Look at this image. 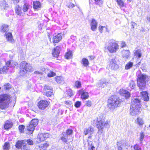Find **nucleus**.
I'll use <instances>...</instances> for the list:
<instances>
[{"label":"nucleus","instance_id":"obj_58","mask_svg":"<svg viewBox=\"0 0 150 150\" xmlns=\"http://www.w3.org/2000/svg\"><path fill=\"white\" fill-rule=\"evenodd\" d=\"M144 138V134L142 133H140V140L141 142H142V141H143Z\"/></svg>","mask_w":150,"mask_h":150},{"label":"nucleus","instance_id":"obj_12","mask_svg":"<svg viewBox=\"0 0 150 150\" xmlns=\"http://www.w3.org/2000/svg\"><path fill=\"white\" fill-rule=\"evenodd\" d=\"M110 67L113 69H118V66L116 63L115 59H112L110 61Z\"/></svg>","mask_w":150,"mask_h":150},{"label":"nucleus","instance_id":"obj_30","mask_svg":"<svg viewBox=\"0 0 150 150\" xmlns=\"http://www.w3.org/2000/svg\"><path fill=\"white\" fill-rule=\"evenodd\" d=\"M89 97L88 93L87 92H83L81 95V98L82 99H87Z\"/></svg>","mask_w":150,"mask_h":150},{"label":"nucleus","instance_id":"obj_40","mask_svg":"<svg viewBox=\"0 0 150 150\" xmlns=\"http://www.w3.org/2000/svg\"><path fill=\"white\" fill-rule=\"evenodd\" d=\"M74 85L77 88H79L81 86V83L80 81H77L75 82Z\"/></svg>","mask_w":150,"mask_h":150},{"label":"nucleus","instance_id":"obj_10","mask_svg":"<svg viewBox=\"0 0 150 150\" xmlns=\"http://www.w3.org/2000/svg\"><path fill=\"white\" fill-rule=\"evenodd\" d=\"M140 108L131 106L130 109V114L132 116H134L139 114L140 112Z\"/></svg>","mask_w":150,"mask_h":150},{"label":"nucleus","instance_id":"obj_8","mask_svg":"<svg viewBox=\"0 0 150 150\" xmlns=\"http://www.w3.org/2000/svg\"><path fill=\"white\" fill-rule=\"evenodd\" d=\"M94 132V128L90 126L88 128H85L84 129L83 134L85 135L89 134L90 136L88 137V138L90 139L91 138Z\"/></svg>","mask_w":150,"mask_h":150},{"label":"nucleus","instance_id":"obj_31","mask_svg":"<svg viewBox=\"0 0 150 150\" xmlns=\"http://www.w3.org/2000/svg\"><path fill=\"white\" fill-rule=\"evenodd\" d=\"M65 57L67 59H71L72 57V52L69 51L67 52L65 55Z\"/></svg>","mask_w":150,"mask_h":150},{"label":"nucleus","instance_id":"obj_59","mask_svg":"<svg viewBox=\"0 0 150 150\" xmlns=\"http://www.w3.org/2000/svg\"><path fill=\"white\" fill-rule=\"evenodd\" d=\"M65 104L67 105H71L72 104V103L71 101L68 100L65 101Z\"/></svg>","mask_w":150,"mask_h":150},{"label":"nucleus","instance_id":"obj_17","mask_svg":"<svg viewBox=\"0 0 150 150\" xmlns=\"http://www.w3.org/2000/svg\"><path fill=\"white\" fill-rule=\"evenodd\" d=\"M62 37L60 34H58L54 36L53 38V42L57 43L61 40Z\"/></svg>","mask_w":150,"mask_h":150},{"label":"nucleus","instance_id":"obj_55","mask_svg":"<svg viewBox=\"0 0 150 150\" xmlns=\"http://www.w3.org/2000/svg\"><path fill=\"white\" fill-rule=\"evenodd\" d=\"M27 143L30 145H32L33 144V142L31 139H28L27 141Z\"/></svg>","mask_w":150,"mask_h":150},{"label":"nucleus","instance_id":"obj_4","mask_svg":"<svg viewBox=\"0 0 150 150\" xmlns=\"http://www.w3.org/2000/svg\"><path fill=\"white\" fill-rule=\"evenodd\" d=\"M33 69L31 66L25 62H22L21 64L20 73L21 74H25L26 72H31Z\"/></svg>","mask_w":150,"mask_h":150},{"label":"nucleus","instance_id":"obj_50","mask_svg":"<svg viewBox=\"0 0 150 150\" xmlns=\"http://www.w3.org/2000/svg\"><path fill=\"white\" fill-rule=\"evenodd\" d=\"M56 74L55 73L53 72H51L48 74L47 76L49 77H51L52 76H55Z\"/></svg>","mask_w":150,"mask_h":150},{"label":"nucleus","instance_id":"obj_33","mask_svg":"<svg viewBox=\"0 0 150 150\" xmlns=\"http://www.w3.org/2000/svg\"><path fill=\"white\" fill-rule=\"evenodd\" d=\"M133 65V63L131 62H128L126 65L125 67V69H128L131 68Z\"/></svg>","mask_w":150,"mask_h":150},{"label":"nucleus","instance_id":"obj_43","mask_svg":"<svg viewBox=\"0 0 150 150\" xmlns=\"http://www.w3.org/2000/svg\"><path fill=\"white\" fill-rule=\"evenodd\" d=\"M132 150H141V148L138 146L136 144L133 147H132Z\"/></svg>","mask_w":150,"mask_h":150},{"label":"nucleus","instance_id":"obj_41","mask_svg":"<svg viewBox=\"0 0 150 150\" xmlns=\"http://www.w3.org/2000/svg\"><path fill=\"white\" fill-rule=\"evenodd\" d=\"M129 86L132 89H133L135 86V84L133 81H131L129 83Z\"/></svg>","mask_w":150,"mask_h":150},{"label":"nucleus","instance_id":"obj_62","mask_svg":"<svg viewBox=\"0 0 150 150\" xmlns=\"http://www.w3.org/2000/svg\"><path fill=\"white\" fill-rule=\"evenodd\" d=\"M74 6V5L72 3H70V4L68 6V8H73Z\"/></svg>","mask_w":150,"mask_h":150},{"label":"nucleus","instance_id":"obj_54","mask_svg":"<svg viewBox=\"0 0 150 150\" xmlns=\"http://www.w3.org/2000/svg\"><path fill=\"white\" fill-rule=\"evenodd\" d=\"M92 103L91 101L88 100L86 102V105L88 107H90L92 105Z\"/></svg>","mask_w":150,"mask_h":150},{"label":"nucleus","instance_id":"obj_21","mask_svg":"<svg viewBox=\"0 0 150 150\" xmlns=\"http://www.w3.org/2000/svg\"><path fill=\"white\" fill-rule=\"evenodd\" d=\"M122 57L125 59H127L130 54V52L129 50H123L122 51Z\"/></svg>","mask_w":150,"mask_h":150},{"label":"nucleus","instance_id":"obj_11","mask_svg":"<svg viewBox=\"0 0 150 150\" xmlns=\"http://www.w3.org/2000/svg\"><path fill=\"white\" fill-rule=\"evenodd\" d=\"M140 101L137 98L133 99L132 101L131 106L140 108L141 104Z\"/></svg>","mask_w":150,"mask_h":150},{"label":"nucleus","instance_id":"obj_39","mask_svg":"<svg viewBox=\"0 0 150 150\" xmlns=\"http://www.w3.org/2000/svg\"><path fill=\"white\" fill-rule=\"evenodd\" d=\"M117 2L120 6L122 7L124 6V2L122 0H117Z\"/></svg>","mask_w":150,"mask_h":150},{"label":"nucleus","instance_id":"obj_63","mask_svg":"<svg viewBox=\"0 0 150 150\" xmlns=\"http://www.w3.org/2000/svg\"><path fill=\"white\" fill-rule=\"evenodd\" d=\"M13 1L14 3V4H17L18 3L20 0H12Z\"/></svg>","mask_w":150,"mask_h":150},{"label":"nucleus","instance_id":"obj_15","mask_svg":"<svg viewBox=\"0 0 150 150\" xmlns=\"http://www.w3.org/2000/svg\"><path fill=\"white\" fill-rule=\"evenodd\" d=\"M120 93L121 95L124 96L126 99L128 98L130 96V94L129 93L124 89H120Z\"/></svg>","mask_w":150,"mask_h":150},{"label":"nucleus","instance_id":"obj_61","mask_svg":"<svg viewBox=\"0 0 150 150\" xmlns=\"http://www.w3.org/2000/svg\"><path fill=\"white\" fill-rule=\"evenodd\" d=\"M126 45L125 44V43L124 42H122L121 43V47L122 48H123L125 47Z\"/></svg>","mask_w":150,"mask_h":150},{"label":"nucleus","instance_id":"obj_19","mask_svg":"<svg viewBox=\"0 0 150 150\" xmlns=\"http://www.w3.org/2000/svg\"><path fill=\"white\" fill-rule=\"evenodd\" d=\"M5 35L8 41L11 42H14V40L13 39L12 35L11 33H8L5 34Z\"/></svg>","mask_w":150,"mask_h":150},{"label":"nucleus","instance_id":"obj_29","mask_svg":"<svg viewBox=\"0 0 150 150\" xmlns=\"http://www.w3.org/2000/svg\"><path fill=\"white\" fill-rule=\"evenodd\" d=\"M81 63L85 67H87L89 64L88 60L86 58H83L82 59Z\"/></svg>","mask_w":150,"mask_h":150},{"label":"nucleus","instance_id":"obj_28","mask_svg":"<svg viewBox=\"0 0 150 150\" xmlns=\"http://www.w3.org/2000/svg\"><path fill=\"white\" fill-rule=\"evenodd\" d=\"M101 121H105V117L102 114L100 113L97 117V122Z\"/></svg>","mask_w":150,"mask_h":150},{"label":"nucleus","instance_id":"obj_1","mask_svg":"<svg viewBox=\"0 0 150 150\" xmlns=\"http://www.w3.org/2000/svg\"><path fill=\"white\" fill-rule=\"evenodd\" d=\"M120 102V100L115 96H112L108 100V107L110 110H113L118 106Z\"/></svg>","mask_w":150,"mask_h":150},{"label":"nucleus","instance_id":"obj_25","mask_svg":"<svg viewBox=\"0 0 150 150\" xmlns=\"http://www.w3.org/2000/svg\"><path fill=\"white\" fill-rule=\"evenodd\" d=\"M55 79L56 81L58 83H62L64 82V78L62 76H57L55 77Z\"/></svg>","mask_w":150,"mask_h":150},{"label":"nucleus","instance_id":"obj_18","mask_svg":"<svg viewBox=\"0 0 150 150\" xmlns=\"http://www.w3.org/2000/svg\"><path fill=\"white\" fill-rule=\"evenodd\" d=\"M125 144L123 141H119L117 143V148L118 150H122Z\"/></svg>","mask_w":150,"mask_h":150},{"label":"nucleus","instance_id":"obj_46","mask_svg":"<svg viewBox=\"0 0 150 150\" xmlns=\"http://www.w3.org/2000/svg\"><path fill=\"white\" fill-rule=\"evenodd\" d=\"M19 129L21 132H23V131L25 128V126L22 125H20L19 126Z\"/></svg>","mask_w":150,"mask_h":150},{"label":"nucleus","instance_id":"obj_52","mask_svg":"<svg viewBox=\"0 0 150 150\" xmlns=\"http://www.w3.org/2000/svg\"><path fill=\"white\" fill-rule=\"evenodd\" d=\"M64 136L61 138V139L64 142H66L67 139V136L64 134Z\"/></svg>","mask_w":150,"mask_h":150},{"label":"nucleus","instance_id":"obj_2","mask_svg":"<svg viewBox=\"0 0 150 150\" xmlns=\"http://www.w3.org/2000/svg\"><path fill=\"white\" fill-rule=\"evenodd\" d=\"M106 48L110 53H115L119 49V46L115 41L110 40L109 41Z\"/></svg>","mask_w":150,"mask_h":150},{"label":"nucleus","instance_id":"obj_42","mask_svg":"<svg viewBox=\"0 0 150 150\" xmlns=\"http://www.w3.org/2000/svg\"><path fill=\"white\" fill-rule=\"evenodd\" d=\"M95 1V3L96 4L101 6L103 4V1L102 0H94Z\"/></svg>","mask_w":150,"mask_h":150},{"label":"nucleus","instance_id":"obj_5","mask_svg":"<svg viewBox=\"0 0 150 150\" xmlns=\"http://www.w3.org/2000/svg\"><path fill=\"white\" fill-rule=\"evenodd\" d=\"M10 99L8 96L4 95L0 96V108L5 109L8 106Z\"/></svg>","mask_w":150,"mask_h":150},{"label":"nucleus","instance_id":"obj_7","mask_svg":"<svg viewBox=\"0 0 150 150\" xmlns=\"http://www.w3.org/2000/svg\"><path fill=\"white\" fill-rule=\"evenodd\" d=\"M38 123V120L37 119H33L30 122L28 125L26 127L27 130L29 132V134H32L36 127Z\"/></svg>","mask_w":150,"mask_h":150},{"label":"nucleus","instance_id":"obj_38","mask_svg":"<svg viewBox=\"0 0 150 150\" xmlns=\"http://www.w3.org/2000/svg\"><path fill=\"white\" fill-rule=\"evenodd\" d=\"M73 132V131L71 129H67L66 132V135L67 136L71 134Z\"/></svg>","mask_w":150,"mask_h":150},{"label":"nucleus","instance_id":"obj_20","mask_svg":"<svg viewBox=\"0 0 150 150\" xmlns=\"http://www.w3.org/2000/svg\"><path fill=\"white\" fill-rule=\"evenodd\" d=\"M8 6V4H6V2L2 0L0 1V8L1 9H6Z\"/></svg>","mask_w":150,"mask_h":150},{"label":"nucleus","instance_id":"obj_35","mask_svg":"<svg viewBox=\"0 0 150 150\" xmlns=\"http://www.w3.org/2000/svg\"><path fill=\"white\" fill-rule=\"evenodd\" d=\"M10 147L9 143L7 142H6L4 143L3 146V149L4 150H8Z\"/></svg>","mask_w":150,"mask_h":150},{"label":"nucleus","instance_id":"obj_22","mask_svg":"<svg viewBox=\"0 0 150 150\" xmlns=\"http://www.w3.org/2000/svg\"><path fill=\"white\" fill-rule=\"evenodd\" d=\"M13 123L12 122L8 120L6 121L4 125V128L6 129H8L11 127Z\"/></svg>","mask_w":150,"mask_h":150},{"label":"nucleus","instance_id":"obj_48","mask_svg":"<svg viewBox=\"0 0 150 150\" xmlns=\"http://www.w3.org/2000/svg\"><path fill=\"white\" fill-rule=\"evenodd\" d=\"M9 68L8 67H6V65L4 66L2 69H1V71L2 72H6L8 69Z\"/></svg>","mask_w":150,"mask_h":150},{"label":"nucleus","instance_id":"obj_26","mask_svg":"<svg viewBox=\"0 0 150 150\" xmlns=\"http://www.w3.org/2000/svg\"><path fill=\"white\" fill-rule=\"evenodd\" d=\"M15 12L18 15L21 16L22 13V11L19 5H16L15 8Z\"/></svg>","mask_w":150,"mask_h":150},{"label":"nucleus","instance_id":"obj_53","mask_svg":"<svg viewBox=\"0 0 150 150\" xmlns=\"http://www.w3.org/2000/svg\"><path fill=\"white\" fill-rule=\"evenodd\" d=\"M67 94L70 96L73 95V93L71 90L69 89L67 91Z\"/></svg>","mask_w":150,"mask_h":150},{"label":"nucleus","instance_id":"obj_16","mask_svg":"<svg viewBox=\"0 0 150 150\" xmlns=\"http://www.w3.org/2000/svg\"><path fill=\"white\" fill-rule=\"evenodd\" d=\"M97 23L94 19H93L91 23V29L93 31L95 30L97 28Z\"/></svg>","mask_w":150,"mask_h":150},{"label":"nucleus","instance_id":"obj_60","mask_svg":"<svg viewBox=\"0 0 150 150\" xmlns=\"http://www.w3.org/2000/svg\"><path fill=\"white\" fill-rule=\"evenodd\" d=\"M104 27L102 26H100L99 27V31H100V32L102 33V30L103 29V28H104Z\"/></svg>","mask_w":150,"mask_h":150},{"label":"nucleus","instance_id":"obj_47","mask_svg":"<svg viewBox=\"0 0 150 150\" xmlns=\"http://www.w3.org/2000/svg\"><path fill=\"white\" fill-rule=\"evenodd\" d=\"M22 142L21 141H18L16 144V146L17 148H21V147Z\"/></svg>","mask_w":150,"mask_h":150},{"label":"nucleus","instance_id":"obj_49","mask_svg":"<svg viewBox=\"0 0 150 150\" xmlns=\"http://www.w3.org/2000/svg\"><path fill=\"white\" fill-rule=\"evenodd\" d=\"M28 8V5L25 4L24 5L23 7V10L24 12L27 11Z\"/></svg>","mask_w":150,"mask_h":150},{"label":"nucleus","instance_id":"obj_36","mask_svg":"<svg viewBox=\"0 0 150 150\" xmlns=\"http://www.w3.org/2000/svg\"><path fill=\"white\" fill-rule=\"evenodd\" d=\"M1 30L2 32H5L7 30L8 25H2L1 27Z\"/></svg>","mask_w":150,"mask_h":150},{"label":"nucleus","instance_id":"obj_27","mask_svg":"<svg viewBox=\"0 0 150 150\" xmlns=\"http://www.w3.org/2000/svg\"><path fill=\"white\" fill-rule=\"evenodd\" d=\"M136 123L139 125L141 126L144 123L143 120L141 118L138 117L137 119Z\"/></svg>","mask_w":150,"mask_h":150},{"label":"nucleus","instance_id":"obj_9","mask_svg":"<svg viewBox=\"0 0 150 150\" xmlns=\"http://www.w3.org/2000/svg\"><path fill=\"white\" fill-rule=\"evenodd\" d=\"M48 105V103L47 101L42 100L38 103V106L39 109L44 110L47 107Z\"/></svg>","mask_w":150,"mask_h":150},{"label":"nucleus","instance_id":"obj_64","mask_svg":"<svg viewBox=\"0 0 150 150\" xmlns=\"http://www.w3.org/2000/svg\"><path fill=\"white\" fill-rule=\"evenodd\" d=\"M34 73L35 74H42V73L40 72H39L38 71H35L34 72Z\"/></svg>","mask_w":150,"mask_h":150},{"label":"nucleus","instance_id":"obj_44","mask_svg":"<svg viewBox=\"0 0 150 150\" xmlns=\"http://www.w3.org/2000/svg\"><path fill=\"white\" fill-rule=\"evenodd\" d=\"M11 62L12 61H8L6 62V66L8 67V68L9 67H11V66H13V65L12 64Z\"/></svg>","mask_w":150,"mask_h":150},{"label":"nucleus","instance_id":"obj_56","mask_svg":"<svg viewBox=\"0 0 150 150\" xmlns=\"http://www.w3.org/2000/svg\"><path fill=\"white\" fill-rule=\"evenodd\" d=\"M100 85H101V86H103V87L104 86L103 85L104 84L106 85V84L107 83V82L105 81H100Z\"/></svg>","mask_w":150,"mask_h":150},{"label":"nucleus","instance_id":"obj_32","mask_svg":"<svg viewBox=\"0 0 150 150\" xmlns=\"http://www.w3.org/2000/svg\"><path fill=\"white\" fill-rule=\"evenodd\" d=\"M52 87L48 85H45L43 89V92H45L47 90H50L52 91Z\"/></svg>","mask_w":150,"mask_h":150},{"label":"nucleus","instance_id":"obj_51","mask_svg":"<svg viewBox=\"0 0 150 150\" xmlns=\"http://www.w3.org/2000/svg\"><path fill=\"white\" fill-rule=\"evenodd\" d=\"M81 102L80 101H77L75 103V106L77 108H79L81 106Z\"/></svg>","mask_w":150,"mask_h":150},{"label":"nucleus","instance_id":"obj_37","mask_svg":"<svg viewBox=\"0 0 150 150\" xmlns=\"http://www.w3.org/2000/svg\"><path fill=\"white\" fill-rule=\"evenodd\" d=\"M43 94L46 95L47 96L50 97L53 95V93L52 91L44 92H43Z\"/></svg>","mask_w":150,"mask_h":150},{"label":"nucleus","instance_id":"obj_23","mask_svg":"<svg viewBox=\"0 0 150 150\" xmlns=\"http://www.w3.org/2000/svg\"><path fill=\"white\" fill-rule=\"evenodd\" d=\"M141 94L143 100L145 101H148L149 99L148 93L146 92H141Z\"/></svg>","mask_w":150,"mask_h":150},{"label":"nucleus","instance_id":"obj_57","mask_svg":"<svg viewBox=\"0 0 150 150\" xmlns=\"http://www.w3.org/2000/svg\"><path fill=\"white\" fill-rule=\"evenodd\" d=\"M95 149V147L92 144H91L89 146L88 148L89 150H94Z\"/></svg>","mask_w":150,"mask_h":150},{"label":"nucleus","instance_id":"obj_14","mask_svg":"<svg viewBox=\"0 0 150 150\" xmlns=\"http://www.w3.org/2000/svg\"><path fill=\"white\" fill-rule=\"evenodd\" d=\"M60 48L59 46L56 47L52 51V55L54 57H57L59 55Z\"/></svg>","mask_w":150,"mask_h":150},{"label":"nucleus","instance_id":"obj_3","mask_svg":"<svg viewBox=\"0 0 150 150\" xmlns=\"http://www.w3.org/2000/svg\"><path fill=\"white\" fill-rule=\"evenodd\" d=\"M147 76L145 74H140L139 75L137 80V85L140 90H144L146 87V78Z\"/></svg>","mask_w":150,"mask_h":150},{"label":"nucleus","instance_id":"obj_45","mask_svg":"<svg viewBox=\"0 0 150 150\" xmlns=\"http://www.w3.org/2000/svg\"><path fill=\"white\" fill-rule=\"evenodd\" d=\"M11 87V85L8 83H6L4 85V88L6 89H8Z\"/></svg>","mask_w":150,"mask_h":150},{"label":"nucleus","instance_id":"obj_34","mask_svg":"<svg viewBox=\"0 0 150 150\" xmlns=\"http://www.w3.org/2000/svg\"><path fill=\"white\" fill-rule=\"evenodd\" d=\"M134 55L136 56H138L139 58L141 57L142 54L141 53V50H136L134 52Z\"/></svg>","mask_w":150,"mask_h":150},{"label":"nucleus","instance_id":"obj_24","mask_svg":"<svg viewBox=\"0 0 150 150\" xmlns=\"http://www.w3.org/2000/svg\"><path fill=\"white\" fill-rule=\"evenodd\" d=\"M41 6L40 2L38 1H35L33 2V7L34 9H37L40 8Z\"/></svg>","mask_w":150,"mask_h":150},{"label":"nucleus","instance_id":"obj_6","mask_svg":"<svg viewBox=\"0 0 150 150\" xmlns=\"http://www.w3.org/2000/svg\"><path fill=\"white\" fill-rule=\"evenodd\" d=\"M110 121L107 120L105 122V121H101L97 122V127L98 129V133L101 134L103 132L104 127H109Z\"/></svg>","mask_w":150,"mask_h":150},{"label":"nucleus","instance_id":"obj_13","mask_svg":"<svg viewBox=\"0 0 150 150\" xmlns=\"http://www.w3.org/2000/svg\"><path fill=\"white\" fill-rule=\"evenodd\" d=\"M49 135L48 133H41L38 134V139L40 142H42L46 140L49 137Z\"/></svg>","mask_w":150,"mask_h":150}]
</instances>
